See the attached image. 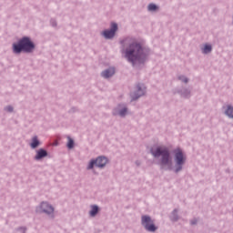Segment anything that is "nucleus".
Listing matches in <instances>:
<instances>
[{"mask_svg": "<svg viewBox=\"0 0 233 233\" xmlns=\"http://www.w3.org/2000/svg\"><path fill=\"white\" fill-rule=\"evenodd\" d=\"M67 139V148H72L74 147V139H72L70 137H68Z\"/></svg>", "mask_w": 233, "mask_h": 233, "instance_id": "nucleus-16", "label": "nucleus"}, {"mask_svg": "<svg viewBox=\"0 0 233 233\" xmlns=\"http://www.w3.org/2000/svg\"><path fill=\"white\" fill-rule=\"evenodd\" d=\"M40 209L46 214H52L54 212V208L46 202H43L40 205Z\"/></svg>", "mask_w": 233, "mask_h": 233, "instance_id": "nucleus-8", "label": "nucleus"}, {"mask_svg": "<svg viewBox=\"0 0 233 233\" xmlns=\"http://www.w3.org/2000/svg\"><path fill=\"white\" fill-rule=\"evenodd\" d=\"M116 32H117V24L112 23L111 24V30H106L103 32L104 37L106 39H112L116 35Z\"/></svg>", "mask_w": 233, "mask_h": 233, "instance_id": "nucleus-7", "label": "nucleus"}, {"mask_svg": "<svg viewBox=\"0 0 233 233\" xmlns=\"http://www.w3.org/2000/svg\"><path fill=\"white\" fill-rule=\"evenodd\" d=\"M174 154H175V161L178 167L176 169V172H179V170H181V166L185 164L187 157H185V155H183V151L180 148L175 149Z\"/></svg>", "mask_w": 233, "mask_h": 233, "instance_id": "nucleus-4", "label": "nucleus"}, {"mask_svg": "<svg viewBox=\"0 0 233 233\" xmlns=\"http://www.w3.org/2000/svg\"><path fill=\"white\" fill-rule=\"evenodd\" d=\"M226 115L228 116V117L233 118V107L230 106H228V109L226 110Z\"/></svg>", "mask_w": 233, "mask_h": 233, "instance_id": "nucleus-14", "label": "nucleus"}, {"mask_svg": "<svg viewBox=\"0 0 233 233\" xmlns=\"http://www.w3.org/2000/svg\"><path fill=\"white\" fill-rule=\"evenodd\" d=\"M5 110L7 112H13L14 111V107H12V106H8L7 107H5Z\"/></svg>", "mask_w": 233, "mask_h": 233, "instance_id": "nucleus-18", "label": "nucleus"}, {"mask_svg": "<svg viewBox=\"0 0 233 233\" xmlns=\"http://www.w3.org/2000/svg\"><path fill=\"white\" fill-rule=\"evenodd\" d=\"M125 56L133 65H136V63H143L147 58V56L143 53V47L136 42L128 46L125 52Z\"/></svg>", "mask_w": 233, "mask_h": 233, "instance_id": "nucleus-1", "label": "nucleus"}, {"mask_svg": "<svg viewBox=\"0 0 233 233\" xmlns=\"http://www.w3.org/2000/svg\"><path fill=\"white\" fill-rule=\"evenodd\" d=\"M181 81H184V83H188V79L186 77H179Z\"/></svg>", "mask_w": 233, "mask_h": 233, "instance_id": "nucleus-20", "label": "nucleus"}, {"mask_svg": "<svg viewBox=\"0 0 233 233\" xmlns=\"http://www.w3.org/2000/svg\"><path fill=\"white\" fill-rule=\"evenodd\" d=\"M127 114V108H124L123 110H121L120 112H119V115L120 116H125Z\"/></svg>", "mask_w": 233, "mask_h": 233, "instance_id": "nucleus-19", "label": "nucleus"}, {"mask_svg": "<svg viewBox=\"0 0 233 233\" xmlns=\"http://www.w3.org/2000/svg\"><path fill=\"white\" fill-rule=\"evenodd\" d=\"M142 225L148 232H156L157 228L154 225V220L149 216H142Z\"/></svg>", "mask_w": 233, "mask_h": 233, "instance_id": "nucleus-5", "label": "nucleus"}, {"mask_svg": "<svg viewBox=\"0 0 233 233\" xmlns=\"http://www.w3.org/2000/svg\"><path fill=\"white\" fill-rule=\"evenodd\" d=\"M46 156H48L46 150L41 148L36 151V156L35 157V159H36V161H39V159H43V157H46Z\"/></svg>", "mask_w": 233, "mask_h": 233, "instance_id": "nucleus-9", "label": "nucleus"}, {"mask_svg": "<svg viewBox=\"0 0 233 233\" xmlns=\"http://www.w3.org/2000/svg\"><path fill=\"white\" fill-rule=\"evenodd\" d=\"M114 74H116V69H114V67H111L102 72V77H106V78L112 77Z\"/></svg>", "mask_w": 233, "mask_h": 233, "instance_id": "nucleus-10", "label": "nucleus"}, {"mask_svg": "<svg viewBox=\"0 0 233 233\" xmlns=\"http://www.w3.org/2000/svg\"><path fill=\"white\" fill-rule=\"evenodd\" d=\"M137 95H132V100L138 99V97H141L145 94V91L141 89V86H137Z\"/></svg>", "mask_w": 233, "mask_h": 233, "instance_id": "nucleus-11", "label": "nucleus"}, {"mask_svg": "<svg viewBox=\"0 0 233 233\" xmlns=\"http://www.w3.org/2000/svg\"><path fill=\"white\" fill-rule=\"evenodd\" d=\"M209 52H212V46L210 45H206L203 48V53L204 54H208Z\"/></svg>", "mask_w": 233, "mask_h": 233, "instance_id": "nucleus-15", "label": "nucleus"}, {"mask_svg": "<svg viewBox=\"0 0 233 233\" xmlns=\"http://www.w3.org/2000/svg\"><path fill=\"white\" fill-rule=\"evenodd\" d=\"M97 212H99V208H97V206H92L90 216L94 218L97 214Z\"/></svg>", "mask_w": 233, "mask_h": 233, "instance_id": "nucleus-13", "label": "nucleus"}, {"mask_svg": "<svg viewBox=\"0 0 233 233\" xmlns=\"http://www.w3.org/2000/svg\"><path fill=\"white\" fill-rule=\"evenodd\" d=\"M34 48H35L34 42L26 36L20 39L17 44H13V52L15 54H21L22 52L30 54L34 52Z\"/></svg>", "mask_w": 233, "mask_h": 233, "instance_id": "nucleus-2", "label": "nucleus"}, {"mask_svg": "<svg viewBox=\"0 0 233 233\" xmlns=\"http://www.w3.org/2000/svg\"><path fill=\"white\" fill-rule=\"evenodd\" d=\"M148 10H149L150 12H154V10H157V5H154V4H150V5H148Z\"/></svg>", "mask_w": 233, "mask_h": 233, "instance_id": "nucleus-17", "label": "nucleus"}, {"mask_svg": "<svg viewBox=\"0 0 233 233\" xmlns=\"http://www.w3.org/2000/svg\"><path fill=\"white\" fill-rule=\"evenodd\" d=\"M151 154L154 156V157H162L161 158V165L162 167L172 166V160H170V153L168 152V149L164 147H157L151 148Z\"/></svg>", "mask_w": 233, "mask_h": 233, "instance_id": "nucleus-3", "label": "nucleus"}, {"mask_svg": "<svg viewBox=\"0 0 233 233\" xmlns=\"http://www.w3.org/2000/svg\"><path fill=\"white\" fill-rule=\"evenodd\" d=\"M196 223H198V220L191 221V225H196Z\"/></svg>", "mask_w": 233, "mask_h": 233, "instance_id": "nucleus-21", "label": "nucleus"}, {"mask_svg": "<svg viewBox=\"0 0 233 233\" xmlns=\"http://www.w3.org/2000/svg\"><path fill=\"white\" fill-rule=\"evenodd\" d=\"M39 147V140L37 137L32 138L31 148H37Z\"/></svg>", "mask_w": 233, "mask_h": 233, "instance_id": "nucleus-12", "label": "nucleus"}, {"mask_svg": "<svg viewBox=\"0 0 233 233\" xmlns=\"http://www.w3.org/2000/svg\"><path fill=\"white\" fill-rule=\"evenodd\" d=\"M106 163H108V159H106V157H99L96 160H91L87 168H88V170H90V169L94 168L95 165L96 167H98L99 168H103V167H105V165H106Z\"/></svg>", "mask_w": 233, "mask_h": 233, "instance_id": "nucleus-6", "label": "nucleus"}]
</instances>
